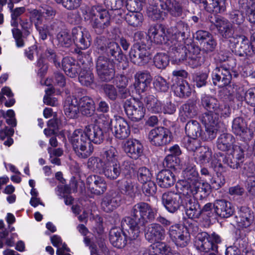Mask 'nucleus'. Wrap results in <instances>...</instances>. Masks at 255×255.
Masks as SVG:
<instances>
[{"mask_svg":"<svg viewBox=\"0 0 255 255\" xmlns=\"http://www.w3.org/2000/svg\"><path fill=\"white\" fill-rule=\"evenodd\" d=\"M202 105L209 112L201 117V121L205 125L208 138L213 139L219 128V118L228 117L231 114L229 106L220 103L212 97L204 96L202 98Z\"/></svg>","mask_w":255,"mask_h":255,"instance_id":"obj_1","label":"nucleus"},{"mask_svg":"<svg viewBox=\"0 0 255 255\" xmlns=\"http://www.w3.org/2000/svg\"><path fill=\"white\" fill-rule=\"evenodd\" d=\"M198 175L195 165L187 163L182 173L183 179L180 181L176 186L182 190L184 195L191 193L197 196V198L204 199L209 194L211 185L206 182H200Z\"/></svg>","mask_w":255,"mask_h":255,"instance_id":"obj_2","label":"nucleus"},{"mask_svg":"<svg viewBox=\"0 0 255 255\" xmlns=\"http://www.w3.org/2000/svg\"><path fill=\"white\" fill-rule=\"evenodd\" d=\"M123 231L118 228H113L110 232V241L118 248H124L127 240H136L140 234L139 227L135 220L129 217L123 219L121 222Z\"/></svg>","mask_w":255,"mask_h":255,"instance_id":"obj_3","label":"nucleus"},{"mask_svg":"<svg viewBox=\"0 0 255 255\" xmlns=\"http://www.w3.org/2000/svg\"><path fill=\"white\" fill-rule=\"evenodd\" d=\"M85 20H89L93 27L105 28L110 23L108 12L99 6H90L82 5L79 11Z\"/></svg>","mask_w":255,"mask_h":255,"instance_id":"obj_4","label":"nucleus"},{"mask_svg":"<svg viewBox=\"0 0 255 255\" xmlns=\"http://www.w3.org/2000/svg\"><path fill=\"white\" fill-rule=\"evenodd\" d=\"M68 138L79 157L86 158L93 153L94 146L88 140L84 130L77 129L69 134Z\"/></svg>","mask_w":255,"mask_h":255,"instance_id":"obj_5","label":"nucleus"},{"mask_svg":"<svg viewBox=\"0 0 255 255\" xmlns=\"http://www.w3.org/2000/svg\"><path fill=\"white\" fill-rule=\"evenodd\" d=\"M30 14L31 18L36 20L35 22V25L42 40H45L48 35L50 36H53L54 33L57 31L58 26L57 23H53L50 26L42 24L44 17L53 16L55 15V11L52 7H46L40 11L34 9L30 12Z\"/></svg>","mask_w":255,"mask_h":255,"instance_id":"obj_6","label":"nucleus"},{"mask_svg":"<svg viewBox=\"0 0 255 255\" xmlns=\"http://www.w3.org/2000/svg\"><path fill=\"white\" fill-rule=\"evenodd\" d=\"M203 211L210 218H228L234 213V209L232 204L224 200H216L214 204L208 203L205 204Z\"/></svg>","mask_w":255,"mask_h":255,"instance_id":"obj_7","label":"nucleus"},{"mask_svg":"<svg viewBox=\"0 0 255 255\" xmlns=\"http://www.w3.org/2000/svg\"><path fill=\"white\" fill-rule=\"evenodd\" d=\"M221 242L220 237L215 233L210 235L206 232L199 234L195 242V246L200 252L208 254L210 251H217L218 247L216 244Z\"/></svg>","mask_w":255,"mask_h":255,"instance_id":"obj_8","label":"nucleus"},{"mask_svg":"<svg viewBox=\"0 0 255 255\" xmlns=\"http://www.w3.org/2000/svg\"><path fill=\"white\" fill-rule=\"evenodd\" d=\"M96 71L99 78L103 81H110L115 76L114 63L113 60L101 55L96 61Z\"/></svg>","mask_w":255,"mask_h":255,"instance_id":"obj_9","label":"nucleus"},{"mask_svg":"<svg viewBox=\"0 0 255 255\" xmlns=\"http://www.w3.org/2000/svg\"><path fill=\"white\" fill-rule=\"evenodd\" d=\"M190 28L188 24L183 21H179L174 26L167 29V37L172 42L177 41L185 43V41L190 36Z\"/></svg>","mask_w":255,"mask_h":255,"instance_id":"obj_10","label":"nucleus"},{"mask_svg":"<svg viewBox=\"0 0 255 255\" xmlns=\"http://www.w3.org/2000/svg\"><path fill=\"white\" fill-rule=\"evenodd\" d=\"M182 207L184 208L185 214L189 218L192 219H198L200 217L202 212H205L203 209H201L200 206L196 200H202L197 198V196L188 193L184 195L183 193Z\"/></svg>","mask_w":255,"mask_h":255,"instance_id":"obj_11","label":"nucleus"},{"mask_svg":"<svg viewBox=\"0 0 255 255\" xmlns=\"http://www.w3.org/2000/svg\"><path fill=\"white\" fill-rule=\"evenodd\" d=\"M168 235L178 247H184L190 241V235L187 229L179 224L171 226L168 230Z\"/></svg>","mask_w":255,"mask_h":255,"instance_id":"obj_12","label":"nucleus"},{"mask_svg":"<svg viewBox=\"0 0 255 255\" xmlns=\"http://www.w3.org/2000/svg\"><path fill=\"white\" fill-rule=\"evenodd\" d=\"M131 214L134 217L137 218L141 225H143L148 221H151L154 219L156 211L148 204L140 202L133 207Z\"/></svg>","mask_w":255,"mask_h":255,"instance_id":"obj_13","label":"nucleus"},{"mask_svg":"<svg viewBox=\"0 0 255 255\" xmlns=\"http://www.w3.org/2000/svg\"><path fill=\"white\" fill-rule=\"evenodd\" d=\"M183 194L173 192L164 193L162 196V202L166 209L170 213L177 212L182 206Z\"/></svg>","mask_w":255,"mask_h":255,"instance_id":"obj_14","label":"nucleus"},{"mask_svg":"<svg viewBox=\"0 0 255 255\" xmlns=\"http://www.w3.org/2000/svg\"><path fill=\"white\" fill-rule=\"evenodd\" d=\"M230 41L232 50L237 54L243 56L244 54L247 55L255 54V47L250 43L249 40L245 36H239L237 38H233Z\"/></svg>","mask_w":255,"mask_h":255,"instance_id":"obj_15","label":"nucleus"},{"mask_svg":"<svg viewBox=\"0 0 255 255\" xmlns=\"http://www.w3.org/2000/svg\"><path fill=\"white\" fill-rule=\"evenodd\" d=\"M185 43L180 42L171 41L169 46V57L171 63L180 65L184 63L185 64L188 53Z\"/></svg>","mask_w":255,"mask_h":255,"instance_id":"obj_16","label":"nucleus"},{"mask_svg":"<svg viewBox=\"0 0 255 255\" xmlns=\"http://www.w3.org/2000/svg\"><path fill=\"white\" fill-rule=\"evenodd\" d=\"M148 139L152 145L156 146H162L170 142L171 133L168 129L158 127L149 131Z\"/></svg>","mask_w":255,"mask_h":255,"instance_id":"obj_17","label":"nucleus"},{"mask_svg":"<svg viewBox=\"0 0 255 255\" xmlns=\"http://www.w3.org/2000/svg\"><path fill=\"white\" fill-rule=\"evenodd\" d=\"M124 108L127 115L132 121H137L144 117L145 110L143 104L135 99L127 100L125 103Z\"/></svg>","mask_w":255,"mask_h":255,"instance_id":"obj_18","label":"nucleus"},{"mask_svg":"<svg viewBox=\"0 0 255 255\" xmlns=\"http://www.w3.org/2000/svg\"><path fill=\"white\" fill-rule=\"evenodd\" d=\"M195 159L197 163L201 165L211 166L213 167L220 166L221 163L213 156L210 148L207 146H200L195 151Z\"/></svg>","mask_w":255,"mask_h":255,"instance_id":"obj_19","label":"nucleus"},{"mask_svg":"<svg viewBox=\"0 0 255 255\" xmlns=\"http://www.w3.org/2000/svg\"><path fill=\"white\" fill-rule=\"evenodd\" d=\"M73 41L75 45L80 49H86L88 48L91 41L89 32L82 27H76L72 31Z\"/></svg>","mask_w":255,"mask_h":255,"instance_id":"obj_20","label":"nucleus"},{"mask_svg":"<svg viewBox=\"0 0 255 255\" xmlns=\"http://www.w3.org/2000/svg\"><path fill=\"white\" fill-rule=\"evenodd\" d=\"M148 49L146 46L133 45L129 51V57L132 62L138 65L147 63L149 60Z\"/></svg>","mask_w":255,"mask_h":255,"instance_id":"obj_21","label":"nucleus"},{"mask_svg":"<svg viewBox=\"0 0 255 255\" xmlns=\"http://www.w3.org/2000/svg\"><path fill=\"white\" fill-rule=\"evenodd\" d=\"M114 126L111 128L113 135L119 139L127 138L130 133L129 126L127 122L121 117H115Z\"/></svg>","mask_w":255,"mask_h":255,"instance_id":"obj_22","label":"nucleus"},{"mask_svg":"<svg viewBox=\"0 0 255 255\" xmlns=\"http://www.w3.org/2000/svg\"><path fill=\"white\" fill-rule=\"evenodd\" d=\"M165 236V230L158 224L152 223L148 225L145 230V238L151 243H160Z\"/></svg>","mask_w":255,"mask_h":255,"instance_id":"obj_23","label":"nucleus"},{"mask_svg":"<svg viewBox=\"0 0 255 255\" xmlns=\"http://www.w3.org/2000/svg\"><path fill=\"white\" fill-rule=\"evenodd\" d=\"M212 76L214 84L220 87L227 86L230 83L232 79L229 70L223 66L214 69Z\"/></svg>","mask_w":255,"mask_h":255,"instance_id":"obj_24","label":"nucleus"},{"mask_svg":"<svg viewBox=\"0 0 255 255\" xmlns=\"http://www.w3.org/2000/svg\"><path fill=\"white\" fill-rule=\"evenodd\" d=\"M244 149L240 146L234 145L229 150L227 157V163L231 168H238L240 164L244 162Z\"/></svg>","mask_w":255,"mask_h":255,"instance_id":"obj_25","label":"nucleus"},{"mask_svg":"<svg viewBox=\"0 0 255 255\" xmlns=\"http://www.w3.org/2000/svg\"><path fill=\"white\" fill-rule=\"evenodd\" d=\"M87 184L90 191L96 195L103 194L107 189L104 179L97 175L89 176L87 178Z\"/></svg>","mask_w":255,"mask_h":255,"instance_id":"obj_26","label":"nucleus"},{"mask_svg":"<svg viewBox=\"0 0 255 255\" xmlns=\"http://www.w3.org/2000/svg\"><path fill=\"white\" fill-rule=\"evenodd\" d=\"M123 149L127 154L133 159H137L143 152V146L141 142L135 139H128L123 144Z\"/></svg>","mask_w":255,"mask_h":255,"instance_id":"obj_27","label":"nucleus"},{"mask_svg":"<svg viewBox=\"0 0 255 255\" xmlns=\"http://www.w3.org/2000/svg\"><path fill=\"white\" fill-rule=\"evenodd\" d=\"M164 1L161 0H150L147 9L148 16L153 20L163 19L165 15Z\"/></svg>","mask_w":255,"mask_h":255,"instance_id":"obj_28","label":"nucleus"},{"mask_svg":"<svg viewBox=\"0 0 255 255\" xmlns=\"http://www.w3.org/2000/svg\"><path fill=\"white\" fill-rule=\"evenodd\" d=\"M149 37L157 44L166 43L170 45L171 40L168 39L165 30L162 25L151 26L148 31Z\"/></svg>","mask_w":255,"mask_h":255,"instance_id":"obj_29","label":"nucleus"},{"mask_svg":"<svg viewBox=\"0 0 255 255\" xmlns=\"http://www.w3.org/2000/svg\"><path fill=\"white\" fill-rule=\"evenodd\" d=\"M254 218L253 213L249 208L242 207L237 216V222L239 227L247 228L252 224Z\"/></svg>","mask_w":255,"mask_h":255,"instance_id":"obj_30","label":"nucleus"},{"mask_svg":"<svg viewBox=\"0 0 255 255\" xmlns=\"http://www.w3.org/2000/svg\"><path fill=\"white\" fill-rule=\"evenodd\" d=\"M185 132L188 137L190 138H197L201 137L206 139V136L203 134V130L201 125L195 120H190L186 125Z\"/></svg>","mask_w":255,"mask_h":255,"instance_id":"obj_31","label":"nucleus"},{"mask_svg":"<svg viewBox=\"0 0 255 255\" xmlns=\"http://www.w3.org/2000/svg\"><path fill=\"white\" fill-rule=\"evenodd\" d=\"M91 143H101L104 140V133L101 127L97 125L88 126L84 129Z\"/></svg>","mask_w":255,"mask_h":255,"instance_id":"obj_32","label":"nucleus"},{"mask_svg":"<svg viewBox=\"0 0 255 255\" xmlns=\"http://www.w3.org/2000/svg\"><path fill=\"white\" fill-rule=\"evenodd\" d=\"M141 99L146 109L152 113H160L162 111V103L152 95L141 96Z\"/></svg>","mask_w":255,"mask_h":255,"instance_id":"obj_33","label":"nucleus"},{"mask_svg":"<svg viewBox=\"0 0 255 255\" xmlns=\"http://www.w3.org/2000/svg\"><path fill=\"white\" fill-rule=\"evenodd\" d=\"M236 97L239 101H245L250 106L255 105V88L245 90L243 87L236 86Z\"/></svg>","mask_w":255,"mask_h":255,"instance_id":"obj_34","label":"nucleus"},{"mask_svg":"<svg viewBox=\"0 0 255 255\" xmlns=\"http://www.w3.org/2000/svg\"><path fill=\"white\" fill-rule=\"evenodd\" d=\"M158 185L162 188H169L175 182L174 175L169 170H163L156 176Z\"/></svg>","mask_w":255,"mask_h":255,"instance_id":"obj_35","label":"nucleus"},{"mask_svg":"<svg viewBox=\"0 0 255 255\" xmlns=\"http://www.w3.org/2000/svg\"><path fill=\"white\" fill-rule=\"evenodd\" d=\"M99 53H110L118 61L123 60L124 55L119 45L115 42H111L106 47L100 46L98 47Z\"/></svg>","mask_w":255,"mask_h":255,"instance_id":"obj_36","label":"nucleus"},{"mask_svg":"<svg viewBox=\"0 0 255 255\" xmlns=\"http://www.w3.org/2000/svg\"><path fill=\"white\" fill-rule=\"evenodd\" d=\"M135 88L138 92H143L150 85L152 77L148 72H139L135 76Z\"/></svg>","mask_w":255,"mask_h":255,"instance_id":"obj_37","label":"nucleus"},{"mask_svg":"<svg viewBox=\"0 0 255 255\" xmlns=\"http://www.w3.org/2000/svg\"><path fill=\"white\" fill-rule=\"evenodd\" d=\"M120 187L124 193L132 197L137 192L138 185L135 179L124 178L118 182Z\"/></svg>","mask_w":255,"mask_h":255,"instance_id":"obj_38","label":"nucleus"},{"mask_svg":"<svg viewBox=\"0 0 255 255\" xmlns=\"http://www.w3.org/2000/svg\"><path fill=\"white\" fill-rule=\"evenodd\" d=\"M80 108L79 100L76 98H68L64 104V112L66 116L70 119L77 117Z\"/></svg>","mask_w":255,"mask_h":255,"instance_id":"obj_39","label":"nucleus"},{"mask_svg":"<svg viewBox=\"0 0 255 255\" xmlns=\"http://www.w3.org/2000/svg\"><path fill=\"white\" fill-rule=\"evenodd\" d=\"M197 114V108L193 103L183 104L179 110V119L182 122L192 118Z\"/></svg>","mask_w":255,"mask_h":255,"instance_id":"obj_40","label":"nucleus"},{"mask_svg":"<svg viewBox=\"0 0 255 255\" xmlns=\"http://www.w3.org/2000/svg\"><path fill=\"white\" fill-rule=\"evenodd\" d=\"M43 51V49L41 47L36 49L34 47H31L26 52V54L27 58L30 60H32L34 55L36 54L38 56H39L40 58H44L45 57L48 60L56 63V55L53 50L47 49L44 56L42 54Z\"/></svg>","mask_w":255,"mask_h":255,"instance_id":"obj_41","label":"nucleus"},{"mask_svg":"<svg viewBox=\"0 0 255 255\" xmlns=\"http://www.w3.org/2000/svg\"><path fill=\"white\" fill-rule=\"evenodd\" d=\"M219 32L226 38L231 37L233 33L232 25L226 19L216 17L214 22Z\"/></svg>","mask_w":255,"mask_h":255,"instance_id":"obj_42","label":"nucleus"},{"mask_svg":"<svg viewBox=\"0 0 255 255\" xmlns=\"http://www.w3.org/2000/svg\"><path fill=\"white\" fill-rule=\"evenodd\" d=\"M204 61V57L198 49H195L193 51H189L185 63L192 68L201 66Z\"/></svg>","mask_w":255,"mask_h":255,"instance_id":"obj_43","label":"nucleus"},{"mask_svg":"<svg viewBox=\"0 0 255 255\" xmlns=\"http://www.w3.org/2000/svg\"><path fill=\"white\" fill-rule=\"evenodd\" d=\"M166 10L172 16L177 17L181 16L183 8L181 2L176 0H166L164 4Z\"/></svg>","mask_w":255,"mask_h":255,"instance_id":"obj_44","label":"nucleus"},{"mask_svg":"<svg viewBox=\"0 0 255 255\" xmlns=\"http://www.w3.org/2000/svg\"><path fill=\"white\" fill-rule=\"evenodd\" d=\"M79 107L83 115L92 116L95 112V104L93 100L89 97L85 96L79 100Z\"/></svg>","mask_w":255,"mask_h":255,"instance_id":"obj_45","label":"nucleus"},{"mask_svg":"<svg viewBox=\"0 0 255 255\" xmlns=\"http://www.w3.org/2000/svg\"><path fill=\"white\" fill-rule=\"evenodd\" d=\"M226 0H202L204 8L209 12L220 13L225 10Z\"/></svg>","mask_w":255,"mask_h":255,"instance_id":"obj_46","label":"nucleus"},{"mask_svg":"<svg viewBox=\"0 0 255 255\" xmlns=\"http://www.w3.org/2000/svg\"><path fill=\"white\" fill-rule=\"evenodd\" d=\"M62 65L63 70L67 76L71 78L77 76L79 66L73 58L71 57L64 58L62 60Z\"/></svg>","mask_w":255,"mask_h":255,"instance_id":"obj_47","label":"nucleus"},{"mask_svg":"<svg viewBox=\"0 0 255 255\" xmlns=\"http://www.w3.org/2000/svg\"><path fill=\"white\" fill-rule=\"evenodd\" d=\"M235 139L230 133H223L217 139V146L222 151H229L233 145Z\"/></svg>","mask_w":255,"mask_h":255,"instance_id":"obj_48","label":"nucleus"},{"mask_svg":"<svg viewBox=\"0 0 255 255\" xmlns=\"http://www.w3.org/2000/svg\"><path fill=\"white\" fill-rule=\"evenodd\" d=\"M103 172L105 175L110 179H116L121 173L120 166L117 162L104 163Z\"/></svg>","mask_w":255,"mask_h":255,"instance_id":"obj_49","label":"nucleus"},{"mask_svg":"<svg viewBox=\"0 0 255 255\" xmlns=\"http://www.w3.org/2000/svg\"><path fill=\"white\" fill-rule=\"evenodd\" d=\"M120 198L118 196H105L101 203L102 208L106 212L112 211L120 204Z\"/></svg>","mask_w":255,"mask_h":255,"instance_id":"obj_50","label":"nucleus"},{"mask_svg":"<svg viewBox=\"0 0 255 255\" xmlns=\"http://www.w3.org/2000/svg\"><path fill=\"white\" fill-rule=\"evenodd\" d=\"M175 94L179 97L189 96L191 93V89L188 83L183 80L179 81L176 85L173 84Z\"/></svg>","mask_w":255,"mask_h":255,"instance_id":"obj_51","label":"nucleus"},{"mask_svg":"<svg viewBox=\"0 0 255 255\" xmlns=\"http://www.w3.org/2000/svg\"><path fill=\"white\" fill-rule=\"evenodd\" d=\"M127 22L133 27L141 25L142 20V14L138 11H128L125 16Z\"/></svg>","mask_w":255,"mask_h":255,"instance_id":"obj_52","label":"nucleus"},{"mask_svg":"<svg viewBox=\"0 0 255 255\" xmlns=\"http://www.w3.org/2000/svg\"><path fill=\"white\" fill-rule=\"evenodd\" d=\"M51 241L52 245L57 248L56 251V254L57 255H71L68 253H66L65 255L63 254V251H69V249L64 243H62V239L59 236L57 235L52 236L51 238Z\"/></svg>","mask_w":255,"mask_h":255,"instance_id":"obj_53","label":"nucleus"},{"mask_svg":"<svg viewBox=\"0 0 255 255\" xmlns=\"http://www.w3.org/2000/svg\"><path fill=\"white\" fill-rule=\"evenodd\" d=\"M80 83L85 86H90L94 81V76L90 69L82 70L79 76Z\"/></svg>","mask_w":255,"mask_h":255,"instance_id":"obj_54","label":"nucleus"},{"mask_svg":"<svg viewBox=\"0 0 255 255\" xmlns=\"http://www.w3.org/2000/svg\"><path fill=\"white\" fill-rule=\"evenodd\" d=\"M247 125L244 120L241 118H237L233 122L232 130L237 135H242L246 132Z\"/></svg>","mask_w":255,"mask_h":255,"instance_id":"obj_55","label":"nucleus"},{"mask_svg":"<svg viewBox=\"0 0 255 255\" xmlns=\"http://www.w3.org/2000/svg\"><path fill=\"white\" fill-rule=\"evenodd\" d=\"M168 56L163 53H157L153 57L154 65L158 69L165 68L169 63Z\"/></svg>","mask_w":255,"mask_h":255,"instance_id":"obj_56","label":"nucleus"},{"mask_svg":"<svg viewBox=\"0 0 255 255\" xmlns=\"http://www.w3.org/2000/svg\"><path fill=\"white\" fill-rule=\"evenodd\" d=\"M56 40L58 44L61 46L69 47L72 43L71 36L66 31H61L56 35Z\"/></svg>","mask_w":255,"mask_h":255,"instance_id":"obj_57","label":"nucleus"},{"mask_svg":"<svg viewBox=\"0 0 255 255\" xmlns=\"http://www.w3.org/2000/svg\"><path fill=\"white\" fill-rule=\"evenodd\" d=\"M117 151L116 149L113 146H110L105 149L104 154L103 158L105 160V163H110L112 162H117Z\"/></svg>","mask_w":255,"mask_h":255,"instance_id":"obj_58","label":"nucleus"},{"mask_svg":"<svg viewBox=\"0 0 255 255\" xmlns=\"http://www.w3.org/2000/svg\"><path fill=\"white\" fill-rule=\"evenodd\" d=\"M137 176L138 181L143 183L151 180L152 174L149 169L141 167L138 169Z\"/></svg>","mask_w":255,"mask_h":255,"instance_id":"obj_59","label":"nucleus"},{"mask_svg":"<svg viewBox=\"0 0 255 255\" xmlns=\"http://www.w3.org/2000/svg\"><path fill=\"white\" fill-rule=\"evenodd\" d=\"M134 40L135 41L134 45L149 48L150 42L147 39L146 35L143 32L140 31L136 32L134 36Z\"/></svg>","mask_w":255,"mask_h":255,"instance_id":"obj_60","label":"nucleus"},{"mask_svg":"<svg viewBox=\"0 0 255 255\" xmlns=\"http://www.w3.org/2000/svg\"><path fill=\"white\" fill-rule=\"evenodd\" d=\"M153 85L157 91L161 92H166L169 88V85L166 80L159 76L154 78Z\"/></svg>","mask_w":255,"mask_h":255,"instance_id":"obj_61","label":"nucleus"},{"mask_svg":"<svg viewBox=\"0 0 255 255\" xmlns=\"http://www.w3.org/2000/svg\"><path fill=\"white\" fill-rule=\"evenodd\" d=\"M87 165L89 169L96 171H100L101 170L103 171L104 167V164L101 160L95 157H91L89 159Z\"/></svg>","mask_w":255,"mask_h":255,"instance_id":"obj_62","label":"nucleus"},{"mask_svg":"<svg viewBox=\"0 0 255 255\" xmlns=\"http://www.w3.org/2000/svg\"><path fill=\"white\" fill-rule=\"evenodd\" d=\"M25 11L24 7H16L14 9L10 10L11 12V25L16 27L18 24V17Z\"/></svg>","mask_w":255,"mask_h":255,"instance_id":"obj_63","label":"nucleus"},{"mask_svg":"<svg viewBox=\"0 0 255 255\" xmlns=\"http://www.w3.org/2000/svg\"><path fill=\"white\" fill-rule=\"evenodd\" d=\"M98 127L105 129V130H108L111 129L112 121L109 115L107 114H101L97 120Z\"/></svg>","mask_w":255,"mask_h":255,"instance_id":"obj_64","label":"nucleus"}]
</instances>
